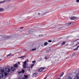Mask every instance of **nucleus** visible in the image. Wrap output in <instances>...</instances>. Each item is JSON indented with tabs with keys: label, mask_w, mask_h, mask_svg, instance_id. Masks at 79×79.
Wrapping results in <instances>:
<instances>
[{
	"label": "nucleus",
	"mask_w": 79,
	"mask_h": 79,
	"mask_svg": "<svg viewBox=\"0 0 79 79\" xmlns=\"http://www.w3.org/2000/svg\"><path fill=\"white\" fill-rule=\"evenodd\" d=\"M68 79H72V78H73V75H72L71 74H70L69 76L68 77Z\"/></svg>",
	"instance_id": "9d476101"
},
{
	"label": "nucleus",
	"mask_w": 79,
	"mask_h": 79,
	"mask_svg": "<svg viewBox=\"0 0 79 79\" xmlns=\"http://www.w3.org/2000/svg\"><path fill=\"white\" fill-rule=\"evenodd\" d=\"M50 13V11H46L45 12H44V11L42 12L41 13V15L42 16H44L47 13Z\"/></svg>",
	"instance_id": "7ed1b4c3"
},
{
	"label": "nucleus",
	"mask_w": 79,
	"mask_h": 79,
	"mask_svg": "<svg viewBox=\"0 0 79 79\" xmlns=\"http://www.w3.org/2000/svg\"><path fill=\"white\" fill-rule=\"evenodd\" d=\"M20 29H23V28H24V27H20Z\"/></svg>",
	"instance_id": "f704fd0d"
},
{
	"label": "nucleus",
	"mask_w": 79,
	"mask_h": 79,
	"mask_svg": "<svg viewBox=\"0 0 79 79\" xmlns=\"http://www.w3.org/2000/svg\"><path fill=\"white\" fill-rule=\"evenodd\" d=\"M25 56H23L22 57H19L18 58H23L24 57H25Z\"/></svg>",
	"instance_id": "393cba45"
},
{
	"label": "nucleus",
	"mask_w": 79,
	"mask_h": 79,
	"mask_svg": "<svg viewBox=\"0 0 79 79\" xmlns=\"http://www.w3.org/2000/svg\"><path fill=\"white\" fill-rule=\"evenodd\" d=\"M47 57H45V59H46V60H47Z\"/></svg>",
	"instance_id": "58836bf2"
},
{
	"label": "nucleus",
	"mask_w": 79,
	"mask_h": 79,
	"mask_svg": "<svg viewBox=\"0 0 79 79\" xmlns=\"http://www.w3.org/2000/svg\"><path fill=\"white\" fill-rule=\"evenodd\" d=\"M77 49H78V48L77 47V48H75V49H74V50H77Z\"/></svg>",
	"instance_id": "c756f323"
},
{
	"label": "nucleus",
	"mask_w": 79,
	"mask_h": 79,
	"mask_svg": "<svg viewBox=\"0 0 79 79\" xmlns=\"http://www.w3.org/2000/svg\"><path fill=\"white\" fill-rule=\"evenodd\" d=\"M3 39H4V38H3Z\"/></svg>",
	"instance_id": "09e8293b"
},
{
	"label": "nucleus",
	"mask_w": 79,
	"mask_h": 79,
	"mask_svg": "<svg viewBox=\"0 0 79 79\" xmlns=\"http://www.w3.org/2000/svg\"><path fill=\"white\" fill-rule=\"evenodd\" d=\"M18 63L19 64H20V63L19 62H18Z\"/></svg>",
	"instance_id": "37998d69"
},
{
	"label": "nucleus",
	"mask_w": 79,
	"mask_h": 79,
	"mask_svg": "<svg viewBox=\"0 0 79 79\" xmlns=\"http://www.w3.org/2000/svg\"><path fill=\"white\" fill-rule=\"evenodd\" d=\"M0 72L1 73H0V79H2V78L5 79L6 77V76L8 75V73L5 72V69H1L0 70Z\"/></svg>",
	"instance_id": "f257e3e1"
},
{
	"label": "nucleus",
	"mask_w": 79,
	"mask_h": 79,
	"mask_svg": "<svg viewBox=\"0 0 79 79\" xmlns=\"http://www.w3.org/2000/svg\"><path fill=\"white\" fill-rule=\"evenodd\" d=\"M6 72H10V69L8 68H6L5 69Z\"/></svg>",
	"instance_id": "1a4fd4ad"
},
{
	"label": "nucleus",
	"mask_w": 79,
	"mask_h": 79,
	"mask_svg": "<svg viewBox=\"0 0 79 79\" xmlns=\"http://www.w3.org/2000/svg\"><path fill=\"white\" fill-rule=\"evenodd\" d=\"M14 67H15V68H18V64H15L14 65Z\"/></svg>",
	"instance_id": "a211bd4d"
},
{
	"label": "nucleus",
	"mask_w": 79,
	"mask_h": 79,
	"mask_svg": "<svg viewBox=\"0 0 79 79\" xmlns=\"http://www.w3.org/2000/svg\"><path fill=\"white\" fill-rule=\"evenodd\" d=\"M1 60H2V59H0V61H1Z\"/></svg>",
	"instance_id": "de8ad7c7"
},
{
	"label": "nucleus",
	"mask_w": 79,
	"mask_h": 79,
	"mask_svg": "<svg viewBox=\"0 0 79 79\" xmlns=\"http://www.w3.org/2000/svg\"><path fill=\"white\" fill-rule=\"evenodd\" d=\"M24 76L25 77H23L22 79H27V78H28V76L27 75H24Z\"/></svg>",
	"instance_id": "9b49d317"
},
{
	"label": "nucleus",
	"mask_w": 79,
	"mask_h": 79,
	"mask_svg": "<svg viewBox=\"0 0 79 79\" xmlns=\"http://www.w3.org/2000/svg\"><path fill=\"white\" fill-rule=\"evenodd\" d=\"M37 74V73H34L33 74V76H36Z\"/></svg>",
	"instance_id": "aec40b11"
},
{
	"label": "nucleus",
	"mask_w": 79,
	"mask_h": 79,
	"mask_svg": "<svg viewBox=\"0 0 79 79\" xmlns=\"http://www.w3.org/2000/svg\"><path fill=\"white\" fill-rule=\"evenodd\" d=\"M76 79H79V74H77L76 76Z\"/></svg>",
	"instance_id": "f8f14e48"
},
{
	"label": "nucleus",
	"mask_w": 79,
	"mask_h": 79,
	"mask_svg": "<svg viewBox=\"0 0 79 79\" xmlns=\"http://www.w3.org/2000/svg\"><path fill=\"white\" fill-rule=\"evenodd\" d=\"M15 69V67H11V71H14Z\"/></svg>",
	"instance_id": "dca6fc26"
},
{
	"label": "nucleus",
	"mask_w": 79,
	"mask_h": 79,
	"mask_svg": "<svg viewBox=\"0 0 79 79\" xmlns=\"http://www.w3.org/2000/svg\"><path fill=\"white\" fill-rule=\"evenodd\" d=\"M77 48H79V45H78V46H77Z\"/></svg>",
	"instance_id": "79ce46f5"
},
{
	"label": "nucleus",
	"mask_w": 79,
	"mask_h": 79,
	"mask_svg": "<svg viewBox=\"0 0 79 79\" xmlns=\"http://www.w3.org/2000/svg\"><path fill=\"white\" fill-rule=\"evenodd\" d=\"M42 36H43V35H39V37H42Z\"/></svg>",
	"instance_id": "cd10ccee"
},
{
	"label": "nucleus",
	"mask_w": 79,
	"mask_h": 79,
	"mask_svg": "<svg viewBox=\"0 0 79 79\" xmlns=\"http://www.w3.org/2000/svg\"><path fill=\"white\" fill-rule=\"evenodd\" d=\"M9 8L13 10H15V6H9Z\"/></svg>",
	"instance_id": "423d86ee"
},
{
	"label": "nucleus",
	"mask_w": 79,
	"mask_h": 79,
	"mask_svg": "<svg viewBox=\"0 0 79 79\" xmlns=\"http://www.w3.org/2000/svg\"><path fill=\"white\" fill-rule=\"evenodd\" d=\"M36 61H33L32 62V63H35Z\"/></svg>",
	"instance_id": "e433bc0d"
},
{
	"label": "nucleus",
	"mask_w": 79,
	"mask_h": 79,
	"mask_svg": "<svg viewBox=\"0 0 79 79\" xmlns=\"http://www.w3.org/2000/svg\"><path fill=\"white\" fill-rule=\"evenodd\" d=\"M1 3H3L2 1H0V4H1Z\"/></svg>",
	"instance_id": "72a5a7b5"
},
{
	"label": "nucleus",
	"mask_w": 79,
	"mask_h": 79,
	"mask_svg": "<svg viewBox=\"0 0 79 79\" xmlns=\"http://www.w3.org/2000/svg\"><path fill=\"white\" fill-rule=\"evenodd\" d=\"M34 66V64H33L32 65H31V67H32Z\"/></svg>",
	"instance_id": "c9c22d12"
},
{
	"label": "nucleus",
	"mask_w": 79,
	"mask_h": 79,
	"mask_svg": "<svg viewBox=\"0 0 79 79\" xmlns=\"http://www.w3.org/2000/svg\"><path fill=\"white\" fill-rule=\"evenodd\" d=\"M78 18L76 17H72L70 18L71 20H74V19H78Z\"/></svg>",
	"instance_id": "39448f33"
},
{
	"label": "nucleus",
	"mask_w": 79,
	"mask_h": 79,
	"mask_svg": "<svg viewBox=\"0 0 79 79\" xmlns=\"http://www.w3.org/2000/svg\"><path fill=\"white\" fill-rule=\"evenodd\" d=\"M31 69H32V67H31Z\"/></svg>",
	"instance_id": "49530a36"
},
{
	"label": "nucleus",
	"mask_w": 79,
	"mask_h": 79,
	"mask_svg": "<svg viewBox=\"0 0 79 79\" xmlns=\"http://www.w3.org/2000/svg\"><path fill=\"white\" fill-rule=\"evenodd\" d=\"M64 74V72H63L60 75V77H62V76H63Z\"/></svg>",
	"instance_id": "412c9836"
},
{
	"label": "nucleus",
	"mask_w": 79,
	"mask_h": 79,
	"mask_svg": "<svg viewBox=\"0 0 79 79\" xmlns=\"http://www.w3.org/2000/svg\"><path fill=\"white\" fill-rule=\"evenodd\" d=\"M26 63H27V61H26V60H25V62H23V68H24V69L27 68V69H28V70L29 71L30 70V68L29 67L26 66V65H27Z\"/></svg>",
	"instance_id": "f03ea898"
},
{
	"label": "nucleus",
	"mask_w": 79,
	"mask_h": 79,
	"mask_svg": "<svg viewBox=\"0 0 79 79\" xmlns=\"http://www.w3.org/2000/svg\"><path fill=\"white\" fill-rule=\"evenodd\" d=\"M73 24V23H67L66 24V25L67 26H69V25H70V24Z\"/></svg>",
	"instance_id": "ddd939ff"
},
{
	"label": "nucleus",
	"mask_w": 79,
	"mask_h": 79,
	"mask_svg": "<svg viewBox=\"0 0 79 79\" xmlns=\"http://www.w3.org/2000/svg\"><path fill=\"white\" fill-rule=\"evenodd\" d=\"M36 49H37L36 48H34L33 49H32L31 50L32 51H35V50Z\"/></svg>",
	"instance_id": "a878e982"
},
{
	"label": "nucleus",
	"mask_w": 79,
	"mask_h": 79,
	"mask_svg": "<svg viewBox=\"0 0 79 79\" xmlns=\"http://www.w3.org/2000/svg\"><path fill=\"white\" fill-rule=\"evenodd\" d=\"M46 52L48 53L49 52V51L48 50H47L46 51Z\"/></svg>",
	"instance_id": "2f4dec72"
},
{
	"label": "nucleus",
	"mask_w": 79,
	"mask_h": 79,
	"mask_svg": "<svg viewBox=\"0 0 79 79\" xmlns=\"http://www.w3.org/2000/svg\"><path fill=\"white\" fill-rule=\"evenodd\" d=\"M51 26H52L53 27H55V26H56V25H55V24H53L51 25Z\"/></svg>",
	"instance_id": "bb28decb"
},
{
	"label": "nucleus",
	"mask_w": 79,
	"mask_h": 79,
	"mask_svg": "<svg viewBox=\"0 0 79 79\" xmlns=\"http://www.w3.org/2000/svg\"><path fill=\"white\" fill-rule=\"evenodd\" d=\"M10 38V37H7L6 38V39H8V38Z\"/></svg>",
	"instance_id": "a19ab883"
},
{
	"label": "nucleus",
	"mask_w": 79,
	"mask_h": 79,
	"mask_svg": "<svg viewBox=\"0 0 79 79\" xmlns=\"http://www.w3.org/2000/svg\"><path fill=\"white\" fill-rule=\"evenodd\" d=\"M41 69L42 70V71H43V70H44V69H45V68L44 67H41Z\"/></svg>",
	"instance_id": "b1692460"
},
{
	"label": "nucleus",
	"mask_w": 79,
	"mask_h": 79,
	"mask_svg": "<svg viewBox=\"0 0 79 79\" xmlns=\"http://www.w3.org/2000/svg\"><path fill=\"white\" fill-rule=\"evenodd\" d=\"M38 71H39L40 72H41V71H42V69H41V68H40V69H39Z\"/></svg>",
	"instance_id": "4be33fe9"
},
{
	"label": "nucleus",
	"mask_w": 79,
	"mask_h": 79,
	"mask_svg": "<svg viewBox=\"0 0 79 79\" xmlns=\"http://www.w3.org/2000/svg\"><path fill=\"white\" fill-rule=\"evenodd\" d=\"M3 11H4V9H3V8H0V11L3 12Z\"/></svg>",
	"instance_id": "2eb2a0df"
},
{
	"label": "nucleus",
	"mask_w": 79,
	"mask_h": 79,
	"mask_svg": "<svg viewBox=\"0 0 79 79\" xmlns=\"http://www.w3.org/2000/svg\"><path fill=\"white\" fill-rule=\"evenodd\" d=\"M24 72H25V70H24V69H23L20 72H19L18 73L19 74H20V73H24Z\"/></svg>",
	"instance_id": "0eeeda50"
},
{
	"label": "nucleus",
	"mask_w": 79,
	"mask_h": 79,
	"mask_svg": "<svg viewBox=\"0 0 79 79\" xmlns=\"http://www.w3.org/2000/svg\"><path fill=\"white\" fill-rule=\"evenodd\" d=\"M76 41H77V42L78 43V44H76V45H77L78 44H79V39L75 40L74 41V42H76Z\"/></svg>",
	"instance_id": "4468645a"
},
{
	"label": "nucleus",
	"mask_w": 79,
	"mask_h": 79,
	"mask_svg": "<svg viewBox=\"0 0 79 79\" xmlns=\"http://www.w3.org/2000/svg\"><path fill=\"white\" fill-rule=\"evenodd\" d=\"M10 0H4V1H2V3H4L5 2L6 3V2H10Z\"/></svg>",
	"instance_id": "6e6552de"
},
{
	"label": "nucleus",
	"mask_w": 79,
	"mask_h": 79,
	"mask_svg": "<svg viewBox=\"0 0 79 79\" xmlns=\"http://www.w3.org/2000/svg\"><path fill=\"white\" fill-rule=\"evenodd\" d=\"M65 44V42H64L63 43H62L61 46H62L63 45H64Z\"/></svg>",
	"instance_id": "5701e85b"
},
{
	"label": "nucleus",
	"mask_w": 79,
	"mask_h": 79,
	"mask_svg": "<svg viewBox=\"0 0 79 79\" xmlns=\"http://www.w3.org/2000/svg\"><path fill=\"white\" fill-rule=\"evenodd\" d=\"M63 27L61 25H58L56 27V29H59L61 30V29H63Z\"/></svg>",
	"instance_id": "20e7f679"
},
{
	"label": "nucleus",
	"mask_w": 79,
	"mask_h": 79,
	"mask_svg": "<svg viewBox=\"0 0 79 79\" xmlns=\"http://www.w3.org/2000/svg\"><path fill=\"white\" fill-rule=\"evenodd\" d=\"M53 42H55V41H52V43H53Z\"/></svg>",
	"instance_id": "a18cd8bd"
},
{
	"label": "nucleus",
	"mask_w": 79,
	"mask_h": 79,
	"mask_svg": "<svg viewBox=\"0 0 79 79\" xmlns=\"http://www.w3.org/2000/svg\"><path fill=\"white\" fill-rule=\"evenodd\" d=\"M48 42H52V40H49L48 41Z\"/></svg>",
	"instance_id": "473e14b6"
},
{
	"label": "nucleus",
	"mask_w": 79,
	"mask_h": 79,
	"mask_svg": "<svg viewBox=\"0 0 79 79\" xmlns=\"http://www.w3.org/2000/svg\"><path fill=\"white\" fill-rule=\"evenodd\" d=\"M12 55V54L10 53L8 54V55H7V57H8V56H10V55Z\"/></svg>",
	"instance_id": "c85d7f7f"
},
{
	"label": "nucleus",
	"mask_w": 79,
	"mask_h": 79,
	"mask_svg": "<svg viewBox=\"0 0 79 79\" xmlns=\"http://www.w3.org/2000/svg\"><path fill=\"white\" fill-rule=\"evenodd\" d=\"M47 77H45V78L46 79H47Z\"/></svg>",
	"instance_id": "c03bdc74"
},
{
	"label": "nucleus",
	"mask_w": 79,
	"mask_h": 79,
	"mask_svg": "<svg viewBox=\"0 0 79 79\" xmlns=\"http://www.w3.org/2000/svg\"><path fill=\"white\" fill-rule=\"evenodd\" d=\"M76 2L77 3H79V0H76Z\"/></svg>",
	"instance_id": "7c9ffc66"
},
{
	"label": "nucleus",
	"mask_w": 79,
	"mask_h": 79,
	"mask_svg": "<svg viewBox=\"0 0 79 79\" xmlns=\"http://www.w3.org/2000/svg\"><path fill=\"white\" fill-rule=\"evenodd\" d=\"M38 15H40V13H38Z\"/></svg>",
	"instance_id": "ea45409f"
},
{
	"label": "nucleus",
	"mask_w": 79,
	"mask_h": 79,
	"mask_svg": "<svg viewBox=\"0 0 79 79\" xmlns=\"http://www.w3.org/2000/svg\"><path fill=\"white\" fill-rule=\"evenodd\" d=\"M48 44V43L47 42H46L44 43V46H46V45H47Z\"/></svg>",
	"instance_id": "6ab92c4d"
},
{
	"label": "nucleus",
	"mask_w": 79,
	"mask_h": 79,
	"mask_svg": "<svg viewBox=\"0 0 79 79\" xmlns=\"http://www.w3.org/2000/svg\"><path fill=\"white\" fill-rule=\"evenodd\" d=\"M34 32V31H29V34H32Z\"/></svg>",
	"instance_id": "f3484780"
},
{
	"label": "nucleus",
	"mask_w": 79,
	"mask_h": 79,
	"mask_svg": "<svg viewBox=\"0 0 79 79\" xmlns=\"http://www.w3.org/2000/svg\"><path fill=\"white\" fill-rule=\"evenodd\" d=\"M27 62H29V60H28V59L27 60Z\"/></svg>",
	"instance_id": "4c0bfd02"
}]
</instances>
